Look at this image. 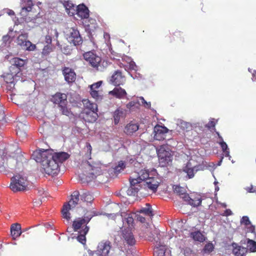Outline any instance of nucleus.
I'll return each instance as SVG.
<instances>
[{
    "instance_id": "obj_27",
    "label": "nucleus",
    "mask_w": 256,
    "mask_h": 256,
    "mask_svg": "<svg viewBox=\"0 0 256 256\" xmlns=\"http://www.w3.org/2000/svg\"><path fill=\"white\" fill-rule=\"evenodd\" d=\"M126 116V110L122 108H118L113 113V118L114 124H118L120 118H124Z\"/></svg>"
},
{
    "instance_id": "obj_9",
    "label": "nucleus",
    "mask_w": 256,
    "mask_h": 256,
    "mask_svg": "<svg viewBox=\"0 0 256 256\" xmlns=\"http://www.w3.org/2000/svg\"><path fill=\"white\" fill-rule=\"evenodd\" d=\"M140 236L146 238L150 242H154L156 244L160 242L159 230L156 228H144L142 232L140 233Z\"/></svg>"
},
{
    "instance_id": "obj_1",
    "label": "nucleus",
    "mask_w": 256,
    "mask_h": 256,
    "mask_svg": "<svg viewBox=\"0 0 256 256\" xmlns=\"http://www.w3.org/2000/svg\"><path fill=\"white\" fill-rule=\"evenodd\" d=\"M42 150L34 152L32 154L33 158L37 162L41 164L42 166L41 172L48 175L54 176L59 172V164L52 158L42 156Z\"/></svg>"
},
{
    "instance_id": "obj_48",
    "label": "nucleus",
    "mask_w": 256,
    "mask_h": 256,
    "mask_svg": "<svg viewBox=\"0 0 256 256\" xmlns=\"http://www.w3.org/2000/svg\"><path fill=\"white\" fill-rule=\"evenodd\" d=\"M125 168V164L123 161H120L117 166L114 168L115 172H120Z\"/></svg>"
},
{
    "instance_id": "obj_58",
    "label": "nucleus",
    "mask_w": 256,
    "mask_h": 256,
    "mask_svg": "<svg viewBox=\"0 0 256 256\" xmlns=\"http://www.w3.org/2000/svg\"><path fill=\"white\" fill-rule=\"evenodd\" d=\"M136 104V102L134 101H131L126 104V107L127 108L130 109L132 106H135Z\"/></svg>"
},
{
    "instance_id": "obj_8",
    "label": "nucleus",
    "mask_w": 256,
    "mask_h": 256,
    "mask_svg": "<svg viewBox=\"0 0 256 256\" xmlns=\"http://www.w3.org/2000/svg\"><path fill=\"white\" fill-rule=\"evenodd\" d=\"M79 196V192L78 190L74 191L71 195V198L68 201V204L63 205L62 210V218L67 220H70V214L68 212V210L71 208L76 207L80 201Z\"/></svg>"
},
{
    "instance_id": "obj_53",
    "label": "nucleus",
    "mask_w": 256,
    "mask_h": 256,
    "mask_svg": "<svg viewBox=\"0 0 256 256\" xmlns=\"http://www.w3.org/2000/svg\"><path fill=\"white\" fill-rule=\"evenodd\" d=\"M240 223H241V224H244L246 226L252 224L248 216H243L242 217V218L240 220Z\"/></svg>"
},
{
    "instance_id": "obj_43",
    "label": "nucleus",
    "mask_w": 256,
    "mask_h": 256,
    "mask_svg": "<svg viewBox=\"0 0 256 256\" xmlns=\"http://www.w3.org/2000/svg\"><path fill=\"white\" fill-rule=\"evenodd\" d=\"M246 240L248 250L249 251L252 252H256V242L253 240L248 238H247Z\"/></svg>"
},
{
    "instance_id": "obj_55",
    "label": "nucleus",
    "mask_w": 256,
    "mask_h": 256,
    "mask_svg": "<svg viewBox=\"0 0 256 256\" xmlns=\"http://www.w3.org/2000/svg\"><path fill=\"white\" fill-rule=\"evenodd\" d=\"M93 216V215H90L86 216H84V218H80V220H82L83 222H84L85 224H88V222H90V220L92 218Z\"/></svg>"
},
{
    "instance_id": "obj_42",
    "label": "nucleus",
    "mask_w": 256,
    "mask_h": 256,
    "mask_svg": "<svg viewBox=\"0 0 256 256\" xmlns=\"http://www.w3.org/2000/svg\"><path fill=\"white\" fill-rule=\"evenodd\" d=\"M90 94L96 101H101L103 99V94L100 90H90Z\"/></svg>"
},
{
    "instance_id": "obj_19",
    "label": "nucleus",
    "mask_w": 256,
    "mask_h": 256,
    "mask_svg": "<svg viewBox=\"0 0 256 256\" xmlns=\"http://www.w3.org/2000/svg\"><path fill=\"white\" fill-rule=\"evenodd\" d=\"M26 60L21 59V58H14L10 60V63L12 66H10V71L16 68L14 73H18L20 71V68L26 64Z\"/></svg>"
},
{
    "instance_id": "obj_30",
    "label": "nucleus",
    "mask_w": 256,
    "mask_h": 256,
    "mask_svg": "<svg viewBox=\"0 0 256 256\" xmlns=\"http://www.w3.org/2000/svg\"><path fill=\"white\" fill-rule=\"evenodd\" d=\"M21 226L19 224H14L10 226V234L14 239L19 238L21 234Z\"/></svg>"
},
{
    "instance_id": "obj_11",
    "label": "nucleus",
    "mask_w": 256,
    "mask_h": 256,
    "mask_svg": "<svg viewBox=\"0 0 256 256\" xmlns=\"http://www.w3.org/2000/svg\"><path fill=\"white\" fill-rule=\"evenodd\" d=\"M28 34H22L17 38L16 44L20 46L22 49L28 51H34L36 49V46L30 42L28 40Z\"/></svg>"
},
{
    "instance_id": "obj_28",
    "label": "nucleus",
    "mask_w": 256,
    "mask_h": 256,
    "mask_svg": "<svg viewBox=\"0 0 256 256\" xmlns=\"http://www.w3.org/2000/svg\"><path fill=\"white\" fill-rule=\"evenodd\" d=\"M63 6H64L66 12L68 16H74L76 12V6L74 5L70 0L65 2L63 4Z\"/></svg>"
},
{
    "instance_id": "obj_36",
    "label": "nucleus",
    "mask_w": 256,
    "mask_h": 256,
    "mask_svg": "<svg viewBox=\"0 0 256 256\" xmlns=\"http://www.w3.org/2000/svg\"><path fill=\"white\" fill-rule=\"evenodd\" d=\"M84 106L86 108L84 110H98L97 104L92 102L88 99H84L82 100Z\"/></svg>"
},
{
    "instance_id": "obj_21",
    "label": "nucleus",
    "mask_w": 256,
    "mask_h": 256,
    "mask_svg": "<svg viewBox=\"0 0 256 256\" xmlns=\"http://www.w3.org/2000/svg\"><path fill=\"white\" fill-rule=\"evenodd\" d=\"M33 6L32 0H22L20 15L22 16H26L28 12H32Z\"/></svg>"
},
{
    "instance_id": "obj_56",
    "label": "nucleus",
    "mask_w": 256,
    "mask_h": 256,
    "mask_svg": "<svg viewBox=\"0 0 256 256\" xmlns=\"http://www.w3.org/2000/svg\"><path fill=\"white\" fill-rule=\"evenodd\" d=\"M140 100H142V103L145 106L148 108H150V102H146L142 96L140 97Z\"/></svg>"
},
{
    "instance_id": "obj_25",
    "label": "nucleus",
    "mask_w": 256,
    "mask_h": 256,
    "mask_svg": "<svg viewBox=\"0 0 256 256\" xmlns=\"http://www.w3.org/2000/svg\"><path fill=\"white\" fill-rule=\"evenodd\" d=\"M232 253L235 256H246L248 253V248L242 247L236 243L232 244Z\"/></svg>"
},
{
    "instance_id": "obj_50",
    "label": "nucleus",
    "mask_w": 256,
    "mask_h": 256,
    "mask_svg": "<svg viewBox=\"0 0 256 256\" xmlns=\"http://www.w3.org/2000/svg\"><path fill=\"white\" fill-rule=\"evenodd\" d=\"M15 74L14 72H12V74H8L7 76L4 77V80H5V82L10 84H12L14 82V78L13 76V74Z\"/></svg>"
},
{
    "instance_id": "obj_37",
    "label": "nucleus",
    "mask_w": 256,
    "mask_h": 256,
    "mask_svg": "<svg viewBox=\"0 0 256 256\" xmlns=\"http://www.w3.org/2000/svg\"><path fill=\"white\" fill-rule=\"evenodd\" d=\"M140 214H144L146 216H149L150 218L154 216L152 208L150 204H146V207H143L138 210Z\"/></svg>"
},
{
    "instance_id": "obj_49",
    "label": "nucleus",
    "mask_w": 256,
    "mask_h": 256,
    "mask_svg": "<svg viewBox=\"0 0 256 256\" xmlns=\"http://www.w3.org/2000/svg\"><path fill=\"white\" fill-rule=\"evenodd\" d=\"M52 51V48L50 45H46L44 48H43L42 50V54L44 56H47L50 54V52Z\"/></svg>"
},
{
    "instance_id": "obj_40",
    "label": "nucleus",
    "mask_w": 256,
    "mask_h": 256,
    "mask_svg": "<svg viewBox=\"0 0 256 256\" xmlns=\"http://www.w3.org/2000/svg\"><path fill=\"white\" fill-rule=\"evenodd\" d=\"M190 236L195 241L202 242L204 240V237L200 231H196L190 233Z\"/></svg>"
},
{
    "instance_id": "obj_59",
    "label": "nucleus",
    "mask_w": 256,
    "mask_h": 256,
    "mask_svg": "<svg viewBox=\"0 0 256 256\" xmlns=\"http://www.w3.org/2000/svg\"><path fill=\"white\" fill-rule=\"evenodd\" d=\"M136 216H137V220H138V221L140 222H142V223H144V222H145L146 219H145V218H144V216H141V215H138H138Z\"/></svg>"
},
{
    "instance_id": "obj_44",
    "label": "nucleus",
    "mask_w": 256,
    "mask_h": 256,
    "mask_svg": "<svg viewBox=\"0 0 256 256\" xmlns=\"http://www.w3.org/2000/svg\"><path fill=\"white\" fill-rule=\"evenodd\" d=\"M178 126L182 130L186 132L190 131L192 130V124L188 122L182 120L178 124Z\"/></svg>"
},
{
    "instance_id": "obj_54",
    "label": "nucleus",
    "mask_w": 256,
    "mask_h": 256,
    "mask_svg": "<svg viewBox=\"0 0 256 256\" xmlns=\"http://www.w3.org/2000/svg\"><path fill=\"white\" fill-rule=\"evenodd\" d=\"M214 249V246L212 244L208 243L204 247V250L206 252H210L212 251Z\"/></svg>"
},
{
    "instance_id": "obj_60",
    "label": "nucleus",
    "mask_w": 256,
    "mask_h": 256,
    "mask_svg": "<svg viewBox=\"0 0 256 256\" xmlns=\"http://www.w3.org/2000/svg\"><path fill=\"white\" fill-rule=\"evenodd\" d=\"M10 36L8 35H5L2 36L3 42H7L10 40Z\"/></svg>"
},
{
    "instance_id": "obj_10",
    "label": "nucleus",
    "mask_w": 256,
    "mask_h": 256,
    "mask_svg": "<svg viewBox=\"0 0 256 256\" xmlns=\"http://www.w3.org/2000/svg\"><path fill=\"white\" fill-rule=\"evenodd\" d=\"M42 156H47L49 158H52V160L58 164L68 160L70 156L65 152H54L53 150H43Z\"/></svg>"
},
{
    "instance_id": "obj_6",
    "label": "nucleus",
    "mask_w": 256,
    "mask_h": 256,
    "mask_svg": "<svg viewBox=\"0 0 256 256\" xmlns=\"http://www.w3.org/2000/svg\"><path fill=\"white\" fill-rule=\"evenodd\" d=\"M27 160L24 158L22 154L16 156V158L9 157L5 160V165L10 170V172L20 170L23 167V164L26 162Z\"/></svg>"
},
{
    "instance_id": "obj_18",
    "label": "nucleus",
    "mask_w": 256,
    "mask_h": 256,
    "mask_svg": "<svg viewBox=\"0 0 256 256\" xmlns=\"http://www.w3.org/2000/svg\"><path fill=\"white\" fill-rule=\"evenodd\" d=\"M62 73L64 76L65 80L67 82H73L76 78V74L74 70L68 67H63Z\"/></svg>"
},
{
    "instance_id": "obj_2",
    "label": "nucleus",
    "mask_w": 256,
    "mask_h": 256,
    "mask_svg": "<svg viewBox=\"0 0 256 256\" xmlns=\"http://www.w3.org/2000/svg\"><path fill=\"white\" fill-rule=\"evenodd\" d=\"M83 56L88 64L96 70L104 71L110 64L108 61L102 60L100 56L92 51L85 52Z\"/></svg>"
},
{
    "instance_id": "obj_63",
    "label": "nucleus",
    "mask_w": 256,
    "mask_h": 256,
    "mask_svg": "<svg viewBox=\"0 0 256 256\" xmlns=\"http://www.w3.org/2000/svg\"><path fill=\"white\" fill-rule=\"evenodd\" d=\"M250 192H256V189L252 186L248 190Z\"/></svg>"
},
{
    "instance_id": "obj_57",
    "label": "nucleus",
    "mask_w": 256,
    "mask_h": 256,
    "mask_svg": "<svg viewBox=\"0 0 256 256\" xmlns=\"http://www.w3.org/2000/svg\"><path fill=\"white\" fill-rule=\"evenodd\" d=\"M45 41L46 44H48L47 45H50L52 42V36L50 35H46L45 38Z\"/></svg>"
},
{
    "instance_id": "obj_62",
    "label": "nucleus",
    "mask_w": 256,
    "mask_h": 256,
    "mask_svg": "<svg viewBox=\"0 0 256 256\" xmlns=\"http://www.w3.org/2000/svg\"><path fill=\"white\" fill-rule=\"evenodd\" d=\"M7 14L10 16H14V12L12 10H8L7 11Z\"/></svg>"
},
{
    "instance_id": "obj_7",
    "label": "nucleus",
    "mask_w": 256,
    "mask_h": 256,
    "mask_svg": "<svg viewBox=\"0 0 256 256\" xmlns=\"http://www.w3.org/2000/svg\"><path fill=\"white\" fill-rule=\"evenodd\" d=\"M28 182L26 177L20 174H16L11 178L10 188L14 192L24 190H26Z\"/></svg>"
},
{
    "instance_id": "obj_33",
    "label": "nucleus",
    "mask_w": 256,
    "mask_h": 256,
    "mask_svg": "<svg viewBox=\"0 0 256 256\" xmlns=\"http://www.w3.org/2000/svg\"><path fill=\"white\" fill-rule=\"evenodd\" d=\"M216 134L217 136H218L220 140V142H219V144H220V147L222 149V152L224 154H223L224 156H225L226 157H230L229 149L228 147V145H227L226 143L225 142H224L222 136H220V135L218 132H216Z\"/></svg>"
},
{
    "instance_id": "obj_29",
    "label": "nucleus",
    "mask_w": 256,
    "mask_h": 256,
    "mask_svg": "<svg viewBox=\"0 0 256 256\" xmlns=\"http://www.w3.org/2000/svg\"><path fill=\"white\" fill-rule=\"evenodd\" d=\"M109 94L112 95L118 99H121L124 98L126 94V92L124 89L122 88H116L109 92Z\"/></svg>"
},
{
    "instance_id": "obj_17",
    "label": "nucleus",
    "mask_w": 256,
    "mask_h": 256,
    "mask_svg": "<svg viewBox=\"0 0 256 256\" xmlns=\"http://www.w3.org/2000/svg\"><path fill=\"white\" fill-rule=\"evenodd\" d=\"M122 238L124 240V243L128 246H132L136 244V238L129 228H125L122 231Z\"/></svg>"
},
{
    "instance_id": "obj_46",
    "label": "nucleus",
    "mask_w": 256,
    "mask_h": 256,
    "mask_svg": "<svg viewBox=\"0 0 256 256\" xmlns=\"http://www.w3.org/2000/svg\"><path fill=\"white\" fill-rule=\"evenodd\" d=\"M246 232H250L252 234V237L253 239L256 238V232L255 230V226L254 225L250 224L249 226H246Z\"/></svg>"
},
{
    "instance_id": "obj_51",
    "label": "nucleus",
    "mask_w": 256,
    "mask_h": 256,
    "mask_svg": "<svg viewBox=\"0 0 256 256\" xmlns=\"http://www.w3.org/2000/svg\"><path fill=\"white\" fill-rule=\"evenodd\" d=\"M216 122H214V119L212 118L210 120L208 124H205V128H208V130L210 129H214L215 130Z\"/></svg>"
},
{
    "instance_id": "obj_26",
    "label": "nucleus",
    "mask_w": 256,
    "mask_h": 256,
    "mask_svg": "<svg viewBox=\"0 0 256 256\" xmlns=\"http://www.w3.org/2000/svg\"><path fill=\"white\" fill-rule=\"evenodd\" d=\"M139 125L137 123L130 122L126 125L124 128V132L127 136H132L134 132L138 130Z\"/></svg>"
},
{
    "instance_id": "obj_41",
    "label": "nucleus",
    "mask_w": 256,
    "mask_h": 256,
    "mask_svg": "<svg viewBox=\"0 0 256 256\" xmlns=\"http://www.w3.org/2000/svg\"><path fill=\"white\" fill-rule=\"evenodd\" d=\"M176 40L182 42H184L182 34L180 31H176L170 37V42H174Z\"/></svg>"
},
{
    "instance_id": "obj_45",
    "label": "nucleus",
    "mask_w": 256,
    "mask_h": 256,
    "mask_svg": "<svg viewBox=\"0 0 256 256\" xmlns=\"http://www.w3.org/2000/svg\"><path fill=\"white\" fill-rule=\"evenodd\" d=\"M84 224V222H82V220L80 218L74 220L72 223V228L74 232H78L81 226Z\"/></svg>"
},
{
    "instance_id": "obj_64",
    "label": "nucleus",
    "mask_w": 256,
    "mask_h": 256,
    "mask_svg": "<svg viewBox=\"0 0 256 256\" xmlns=\"http://www.w3.org/2000/svg\"><path fill=\"white\" fill-rule=\"evenodd\" d=\"M88 147H89V150H90V152H91V150L92 149V146L90 144H88Z\"/></svg>"
},
{
    "instance_id": "obj_23",
    "label": "nucleus",
    "mask_w": 256,
    "mask_h": 256,
    "mask_svg": "<svg viewBox=\"0 0 256 256\" xmlns=\"http://www.w3.org/2000/svg\"><path fill=\"white\" fill-rule=\"evenodd\" d=\"M184 202H188V203L194 207H197L200 206L202 203V198L200 195L196 194L189 196V198L184 200Z\"/></svg>"
},
{
    "instance_id": "obj_3",
    "label": "nucleus",
    "mask_w": 256,
    "mask_h": 256,
    "mask_svg": "<svg viewBox=\"0 0 256 256\" xmlns=\"http://www.w3.org/2000/svg\"><path fill=\"white\" fill-rule=\"evenodd\" d=\"M150 178L149 172L146 170H140L136 176L130 177V186L128 190V194L132 196L136 194L140 190V188H142V184H143L146 180Z\"/></svg>"
},
{
    "instance_id": "obj_31",
    "label": "nucleus",
    "mask_w": 256,
    "mask_h": 256,
    "mask_svg": "<svg viewBox=\"0 0 256 256\" xmlns=\"http://www.w3.org/2000/svg\"><path fill=\"white\" fill-rule=\"evenodd\" d=\"M90 228L87 226H86L84 228L79 231V234L76 238L78 242L83 244H86V235L88 232Z\"/></svg>"
},
{
    "instance_id": "obj_5",
    "label": "nucleus",
    "mask_w": 256,
    "mask_h": 256,
    "mask_svg": "<svg viewBox=\"0 0 256 256\" xmlns=\"http://www.w3.org/2000/svg\"><path fill=\"white\" fill-rule=\"evenodd\" d=\"M80 166L84 175L89 178H94L102 174L101 165L99 164L93 163L91 164L90 162L86 161L82 163Z\"/></svg>"
},
{
    "instance_id": "obj_47",
    "label": "nucleus",
    "mask_w": 256,
    "mask_h": 256,
    "mask_svg": "<svg viewBox=\"0 0 256 256\" xmlns=\"http://www.w3.org/2000/svg\"><path fill=\"white\" fill-rule=\"evenodd\" d=\"M0 172L3 173L5 174H8L10 173V170L4 164V160L2 164L0 163Z\"/></svg>"
},
{
    "instance_id": "obj_38",
    "label": "nucleus",
    "mask_w": 256,
    "mask_h": 256,
    "mask_svg": "<svg viewBox=\"0 0 256 256\" xmlns=\"http://www.w3.org/2000/svg\"><path fill=\"white\" fill-rule=\"evenodd\" d=\"M80 203L81 202H91L94 200L93 196L90 194V192L88 191H86L80 195Z\"/></svg>"
},
{
    "instance_id": "obj_14",
    "label": "nucleus",
    "mask_w": 256,
    "mask_h": 256,
    "mask_svg": "<svg viewBox=\"0 0 256 256\" xmlns=\"http://www.w3.org/2000/svg\"><path fill=\"white\" fill-rule=\"evenodd\" d=\"M112 248V243L110 240H103L98 244L97 254L100 256H108Z\"/></svg>"
},
{
    "instance_id": "obj_15",
    "label": "nucleus",
    "mask_w": 256,
    "mask_h": 256,
    "mask_svg": "<svg viewBox=\"0 0 256 256\" xmlns=\"http://www.w3.org/2000/svg\"><path fill=\"white\" fill-rule=\"evenodd\" d=\"M124 76L120 70L114 71L110 78V82L116 86L124 84Z\"/></svg>"
},
{
    "instance_id": "obj_32",
    "label": "nucleus",
    "mask_w": 256,
    "mask_h": 256,
    "mask_svg": "<svg viewBox=\"0 0 256 256\" xmlns=\"http://www.w3.org/2000/svg\"><path fill=\"white\" fill-rule=\"evenodd\" d=\"M174 192L184 201L186 198H189V195L186 192V190L180 186H176L174 189Z\"/></svg>"
},
{
    "instance_id": "obj_24",
    "label": "nucleus",
    "mask_w": 256,
    "mask_h": 256,
    "mask_svg": "<svg viewBox=\"0 0 256 256\" xmlns=\"http://www.w3.org/2000/svg\"><path fill=\"white\" fill-rule=\"evenodd\" d=\"M89 12L90 11L86 5L82 4L78 5L76 7V13L75 14H78L81 18H88L90 16Z\"/></svg>"
},
{
    "instance_id": "obj_34",
    "label": "nucleus",
    "mask_w": 256,
    "mask_h": 256,
    "mask_svg": "<svg viewBox=\"0 0 256 256\" xmlns=\"http://www.w3.org/2000/svg\"><path fill=\"white\" fill-rule=\"evenodd\" d=\"M154 249V256H164L166 250V246L160 243H156Z\"/></svg>"
},
{
    "instance_id": "obj_52",
    "label": "nucleus",
    "mask_w": 256,
    "mask_h": 256,
    "mask_svg": "<svg viewBox=\"0 0 256 256\" xmlns=\"http://www.w3.org/2000/svg\"><path fill=\"white\" fill-rule=\"evenodd\" d=\"M102 81H99L96 82H94L90 86V90H99V88L102 84Z\"/></svg>"
},
{
    "instance_id": "obj_22",
    "label": "nucleus",
    "mask_w": 256,
    "mask_h": 256,
    "mask_svg": "<svg viewBox=\"0 0 256 256\" xmlns=\"http://www.w3.org/2000/svg\"><path fill=\"white\" fill-rule=\"evenodd\" d=\"M69 38L74 46L80 45L82 43V38L79 31L76 29L72 28L70 30V36H69Z\"/></svg>"
},
{
    "instance_id": "obj_4",
    "label": "nucleus",
    "mask_w": 256,
    "mask_h": 256,
    "mask_svg": "<svg viewBox=\"0 0 256 256\" xmlns=\"http://www.w3.org/2000/svg\"><path fill=\"white\" fill-rule=\"evenodd\" d=\"M50 100L54 104H58L62 114L69 116L71 114L70 110L68 108L67 95L61 92H57L52 96Z\"/></svg>"
},
{
    "instance_id": "obj_61",
    "label": "nucleus",
    "mask_w": 256,
    "mask_h": 256,
    "mask_svg": "<svg viewBox=\"0 0 256 256\" xmlns=\"http://www.w3.org/2000/svg\"><path fill=\"white\" fill-rule=\"evenodd\" d=\"M232 210H230V209H226L225 210V215L226 216L232 215Z\"/></svg>"
},
{
    "instance_id": "obj_35",
    "label": "nucleus",
    "mask_w": 256,
    "mask_h": 256,
    "mask_svg": "<svg viewBox=\"0 0 256 256\" xmlns=\"http://www.w3.org/2000/svg\"><path fill=\"white\" fill-rule=\"evenodd\" d=\"M182 170L187 174L188 178H192L194 176V167L192 166L190 162H188L186 166L183 167Z\"/></svg>"
},
{
    "instance_id": "obj_20",
    "label": "nucleus",
    "mask_w": 256,
    "mask_h": 256,
    "mask_svg": "<svg viewBox=\"0 0 256 256\" xmlns=\"http://www.w3.org/2000/svg\"><path fill=\"white\" fill-rule=\"evenodd\" d=\"M168 131V128L164 126L156 124L154 128V138L157 140H162L164 139V136Z\"/></svg>"
},
{
    "instance_id": "obj_39",
    "label": "nucleus",
    "mask_w": 256,
    "mask_h": 256,
    "mask_svg": "<svg viewBox=\"0 0 256 256\" xmlns=\"http://www.w3.org/2000/svg\"><path fill=\"white\" fill-rule=\"evenodd\" d=\"M132 216L133 214L131 213H124V214H121V216L124 217V223L126 222L130 228L133 226L134 218Z\"/></svg>"
},
{
    "instance_id": "obj_13",
    "label": "nucleus",
    "mask_w": 256,
    "mask_h": 256,
    "mask_svg": "<svg viewBox=\"0 0 256 256\" xmlns=\"http://www.w3.org/2000/svg\"><path fill=\"white\" fill-rule=\"evenodd\" d=\"M162 180L158 176H151L146 180L142 185L144 186V188H148L152 192H156Z\"/></svg>"
},
{
    "instance_id": "obj_12",
    "label": "nucleus",
    "mask_w": 256,
    "mask_h": 256,
    "mask_svg": "<svg viewBox=\"0 0 256 256\" xmlns=\"http://www.w3.org/2000/svg\"><path fill=\"white\" fill-rule=\"evenodd\" d=\"M158 156L159 164L162 166H166L170 164L172 160V155L163 148H160L158 150Z\"/></svg>"
},
{
    "instance_id": "obj_16",
    "label": "nucleus",
    "mask_w": 256,
    "mask_h": 256,
    "mask_svg": "<svg viewBox=\"0 0 256 256\" xmlns=\"http://www.w3.org/2000/svg\"><path fill=\"white\" fill-rule=\"evenodd\" d=\"M98 110H84L81 112L82 118L88 122L92 123L96 122L98 118Z\"/></svg>"
}]
</instances>
